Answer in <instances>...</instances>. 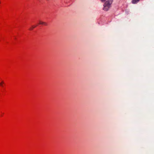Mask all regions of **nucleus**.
I'll return each mask as SVG.
<instances>
[{
  "label": "nucleus",
  "instance_id": "2",
  "mask_svg": "<svg viewBox=\"0 0 154 154\" xmlns=\"http://www.w3.org/2000/svg\"><path fill=\"white\" fill-rule=\"evenodd\" d=\"M140 0H132L131 2L133 4H136L139 2Z\"/></svg>",
  "mask_w": 154,
  "mask_h": 154
},
{
  "label": "nucleus",
  "instance_id": "6",
  "mask_svg": "<svg viewBox=\"0 0 154 154\" xmlns=\"http://www.w3.org/2000/svg\"><path fill=\"white\" fill-rule=\"evenodd\" d=\"M106 0H101V1L103 2H104V1H105Z\"/></svg>",
  "mask_w": 154,
  "mask_h": 154
},
{
  "label": "nucleus",
  "instance_id": "5",
  "mask_svg": "<svg viewBox=\"0 0 154 154\" xmlns=\"http://www.w3.org/2000/svg\"><path fill=\"white\" fill-rule=\"evenodd\" d=\"M2 83H4V82H2L0 84V85L2 86Z\"/></svg>",
  "mask_w": 154,
  "mask_h": 154
},
{
  "label": "nucleus",
  "instance_id": "1",
  "mask_svg": "<svg viewBox=\"0 0 154 154\" xmlns=\"http://www.w3.org/2000/svg\"><path fill=\"white\" fill-rule=\"evenodd\" d=\"M113 0H107L106 1L103 5V9L105 11H108L111 6Z\"/></svg>",
  "mask_w": 154,
  "mask_h": 154
},
{
  "label": "nucleus",
  "instance_id": "4",
  "mask_svg": "<svg viewBox=\"0 0 154 154\" xmlns=\"http://www.w3.org/2000/svg\"><path fill=\"white\" fill-rule=\"evenodd\" d=\"M36 26H32V27H31L29 29V30H32V29H33V28H34L35 27H36Z\"/></svg>",
  "mask_w": 154,
  "mask_h": 154
},
{
  "label": "nucleus",
  "instance_id": "3",
  "mask_svg": "<svg viewBox=\"0 0 154 154\" xmlns=\"http://www.w3.org/2000/svg\"><path fill=\"white\" fill-rule=\"evenodd\" d=\"M39 24H42V25H44L45 26L47 25V23H46V22H42L41 21H39Z\"/></svg>",
  "mask_w": 154,
  "mask_h": 154
}]
</instances>
